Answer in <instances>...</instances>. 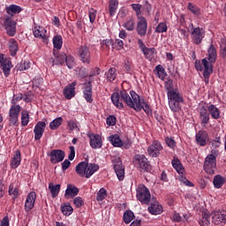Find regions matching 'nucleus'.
Listing matches in <instances>:
<instances>
[{
    "label": "nucleus",
    "instance_id": "ddd939ff",
    "mask_svg": "<svg viewBox=\"0 0 226 226\" xmlns=\"http://www.w3.org/2000/svg\"><path fill=\"white\" fill-rule=\"evenodd\" d=\"M212 222L215 225L220 223H226V212L225 211H214L211 213Z\"/></svg>",
    "mask_w": 226,
    "mask_h": 226
},
{
    "label": "nucleus",
    "instance_id": "0eeeda50",
    "mask_svg": "<svg viewBox=\"0 0 226 226\" xmlns=\"http://www.w3.org/2000/svg\"><path fill=\"white\" fill-rule=\"evenodd\" d=\"M114 170L118 177L119 181H123L124 179V167H123V162L119 157H114L112 160Z\"/></svg>",
    "mask_w": 226,
    "mask_h": 226
},
{
    "label": "nucleus",
    "instance_id": "9b49d317",
    "mask_svg": "<svg viewBox=\"0 0 226 226\" xmlns=\"http://www.w3.org/2000/svg\"><path fill=\"white\" fill-rule=\"evenodd\" d=\"M48 156L50 157V162L53 164H56V163H61V162H63V160H64L65 154H64V151H63L61 149H55V150H52L48 154Z\"/></svg>",
    "mask_w": 226,
    "mask_h": 226
},
{
    "label": "nucleus",
    "instance_id": "052dcab7",
    "mask_svg": "<svg viewBox=\"0 0 226 226\" xmlns=\"http://www.w3.org/2000/svg\"><path fill=\"white\" fill-rule=\"evenodd\" d=\"M88 17L91 24H94V22L96 20V10L90 9L88 11Z\"/></svg>",
    "mask_w": 226,
    "mask_h": 226
},
{
    "label": "nucleus",
    "instance_id": "412c9836",
    "mask_svg": "<svg viewBox=\"0 0 226 226\" xmlns=\"http://www.w3.org/2000/svg\"><path fill=\"white\" fill-rule=\"evenodd\" d=\"M34 202H36V192H31L27 194L26 200L25 202V209L26 212L31 211L34 207Z\"/></svg>",
    "mask_w": 226,
    "mask_h": 226
},
{
    "label": "nucleus",
    "instance_id": "bb28decb",
    "mask_svg": "<svg viewBox=\"0 0 226 226\" xmlns=\"http://www.w3.org/2000/svg\"><path fill=\"white\" fill-rule=\"evenodd\" d=\"M169 102H185L179 91L174 90L167 93Z\"/></svg>",
    "mask_w": 226,
    "mask_h": 226
},
{
    "label": "nucleus",
    "instance_id": "69168bd1",
    "mask_svg": "<svg viewBox=\"0 0 226 226\" xmlns=\"http://www.w3.org/2000/svg\"><path fill=\"white\" fill-rule=\"evenodd\" d=\"M31 64L29 62L24 61L19 65V70H20V72H24L26 70H29Z\"/></svg>",
    "mask_w": 226,
    "mask_h": 226
},
{
    "label": "nucleus",
    "instance_id": "2f4dec72",
    "mask_svg": "<svg viewBox=\"0 0 226 226\" xmlns=\"http://www.w3.org/2000/svg\"><path fill=\"white\" fill-rule=\"evenodd\" d=\"M9 50L12 57L17 56V52H19V43L15 41V39H11L9 41Z\"/></svg>",
    "mask_w": 226,
    "mask_h": 226
},
{
    "label": "nucleus",
    "instance_id": "5fc2aeb1",
    "mask_svg": "<svg viewBox=\"0 0 226 226\" xmlns=\"http://www.w3.org/2000/svg\"><path fill=\"white\" fill-rule=\"evenodd\" d=\"M167 23L165 22H161L158 24V26L155 27V33H167Z\"/></svg>",
    "mask_w": 226,
    "mask_h": 226
},
{
    "label": "nucleus",
    "instance_id": "e433bc0d",
    "mask_svg": "<svg viewBox=\"0 0 226 226\" xmlns=\"http://www.w3.org/2000/svg\"><path fill=\"white\" fill-rule=\"evenodd\" d=\"M53 45H54V49H56V50H61L63 47V36L55 35L53 37Z\"/></svg>",
    "mask_w": 226,
    "mask_h": 226
},
{
    "label": "nucleus",
    "instance_id": "c03bdc74",
    "mask_svg": "<svg viewBox=\"0 0 226 226\" xmlns=\"http://www.w3.org/2000/svg\"><path fill=\"white\" fill-rule=\"evenodd\" d=\"M109 139L112 146L115 147H121V146H123V141L117 134L110 136Z\"/></svg>",
    "mask_w": 226,
    "mask_h": 226
},
{
    "label": "nucleus",
    "instance_id": "37998d69",
    "mask_svg": "<svg viewBox=\"0 0 226 226\" xmlns=\"http://www.w3.org/2000/svg\"><path fill=\"white\" fill-rule=\"evenodd\" d=\"M155 71L157 72V77L163 80L165 77H167V72H165V68L162 64H158L155 67Z\"/></svg>",
    "mask_w": 226,
    "mask_h": 226
},
{
    "label": "nucleus",
    "instance_id": "f8f14e48",
    "mask_svg": "<svg viewBox=\"0 0 226 226\" xmlns=\"http://www.w3.org/2000/svg\"><path fill=\"white\" fill-rule=\"evenodd\" d=\"M6 33L9 36H13L17 34V22L11 18H6L4 22Z\"/></svg>",
    "mask_w": 226,
    "mask_h": 226
},
{
    "label": "nucleus",
    "instance_id": "f704fd0d",
    "mask_svg": "<svg viewBox=\"0 0 226 226\" xmlns=\"http://www.w3.org/2000/svg\"><path fill=\"white\" fill-rule=\"evenodd\" d=\"M49 189L50 191L52 198L56 199V197H57V195H59V192L61 190V185L49 184Z\"/></svg>",
    "mask_w": 226,
    "mask_h": 226
},
{
    "label": "nucleus",
    "instance_id": "a19ab883",
    "mask_svg": "<svg viewBox=\"0 0 226 226\" xmlns=\"http://www.w3.org/2000/svg\"><path fill=\"white\" fill-rule=\"evenodd\" d=\"M124 27L127 31H133V29H135V19L128 18L126 21L124 23Z\"/></svg>",
    "mask_w": 226,
    "mask_h": 226
},
{
    "label": "nucleus",
    "instance_id": "e2e57ef3",
    "mask_svg": "<svg viewBox=\"0 0 226 226\" xmlns=\"http://www.w3.org/2000/svg\"><path fill=\"white\" fill-rule=\"evenodd\" d=\"M164 87H165V89L168 91V93H169L170 91H175V90H174V82L172 81V79H168V80L165 82Z\"/></svg>",
    "mask_w": 226,
    "mask_h": 226
},
{
    "label": "nucleus",
    "instance_id": "13d9d810",
    "mask_svg": "<svg viewBox=\"0 0 226 226\" xmlns=\"http://www.w3.org/2000/svg\"><path fill=\"white\" fill-rule=\"evenodd\" d=\"M132 8L135 11L138 19L142 17L140 16L141 14L140 10L142 9V5L140 4H132Z\"/></svg>",
    "mask_w": 226,
    "mask_h": 226
},
{
    "label": "nucleus",
    "instance_id": "20e7f679",
    "mask_svg": "<svg viewBox=\"0 0 226 226\" xmlns=\"http://www.w3.org/2000/svg\"><path fill=\"white\" fill-rule=\"evenodd\" d=\"M218 57V54L216 53V48L215 45L211 44L207 49V57L202 59V64L203 67L210 66V68H213V64L216 63V58Z\"/></svg>",
    "mask_w": 226,
    "mask_h": 226
},
{
    "label": "nucleus",
    "instance_id": "774afa93",
    "mask_svg": "<svg viewBox=\"0 0 226 226\" xmlns=\"http://www.w3.org/2000/svg\"><path fill=\"white\" fill-rule=\"evenodd\" d=\"M221 53L222 57H226V41H222L221 44Z\"/></svg>",
    "mask_w": 226,
    "mask_h": 226
},
{
    "label": "nucleus",
    "instance_id": "5701e85b",
    "mask_svg": "<svg viewBox=\"0 0 226 226\" xmlns=\"http://www.w3.org/2000/svg\"><path fill=\"white\" fill-rule=\"evenodd\" d=\"M209 139L207 135V132L206 131H199L196 133V142L198 146L204 147L207 144V139Z\"/></svg>",
    "mask_w": 226,
    "mask_h": 226
},
{
    "label": "nucleus",
    "instance_id": "0e129e2a",
    "mask_svg": "<svg viewBox=\"0 0 226 226\" xmlns=\"http://www.w3.org/2000/svg\"><path fill=\"white\" fill-rule=\"evenodd\" d=\"M73 204L76 207H82L84 206V200L81 197H76L73 200Z\"/></svg>",
    "mask_w": 226,
    "mask_h": 226
},
{
    "label": "nucleus",
    "instance_id": "1a4fd4ad",
    "mask_svg": "<svg viewBox=\"0 0 226 226\" xmlns=\"http://www.w3.org/2000/svg\"><path fill=\"white\" fill-rule=\"evenodd\" d=\"M191 36L193 43L200 45V43H202V40H204V37L206 36V31L204 28L195 27L191 32Z\"/></svg>",
    "mask_w": 226,
    "mask_h": 226
},
{
    "label": "nucleus",
    "instance_id": "de8ad7c7",
    "mask_svg": "<svg viewBox=\"0 0 226 226\" xmlns=\"http://www.w3.org/2000/svg\"><path fill=\"white\" fill-rule=\"evenodd\" d=\"M29 124V112L23 110L21 112V126H27Z\"/></svg>",
    "mask_w": 226,
    "mask_h": 226
},
{
    "label": "nucleus",
    "instance_id": "7c9ffc66",
    "mask_svg": "<svg viewBox=\"0 0 226 226\" xmlns=\"http://www.w3.org/2000/svg\"><path fill=\"white\" fill-rule=\"evenodd\" d=\"M87 169V162H81L76 166V173L81 177H86Z\"/></svg>",
    "mask_w": 226,
    "mask_h": 226
},
{
    "label": "nucleus",
    "instance_id": "338daca9",
    "mask_svg": "<svg viewBox=\"0 0 226 226\" xmlns=\"http://www.w3.org/2000/svg\"><path fill=\"white\" fill-rule=\"evenodd\" d=\"M106 123L108 124V126H114V124H116V117L114 116H109L107 117Z\"/></svg>",
    "mask_w": 226,
    "mask_h": 226
},
{
    "label": "nucleus",
    "instance_id": "2eb2a0df",
    "mask_svg": "<svg viewBox=\"0 0 226 226\" xmlns=\"http://www.w3.org/2000/svg\"><path fill=\"white\" fill-rule=\"evenodd\" d=\"M0 64L4 77H8L10 75V72H11V61L8 58H4V55L0 54Z\"/></svg>",
    "mask_w": 226,
    "mask_h": 226
},
{
    "label": "nucleus",
    "instance_id": "7ed1b4c3",
    "mask_svg": "<svg viewBox=\"0 0 226 226\" xmlns=\"http://www.w3.org/2000/svg\"><path fill=\"white\" fill-rule=\"evenodd\" d=\"M203 169L207 174L213 176L216 170V155L208 154L205 159Z\"/></svg>",
    "mask_w": 226,
    "mask_h": 226
},
{
    "label": "nucleus",
    "instance_id": "c9c22d12",
    "mask_svg": "<svg viewBox=\"0 0 226 226\" xmlns=\"http://www.w3.org/2000/svg\"><path fill=\"white\" fill-rule=\"evenodd\" d=\"M213 183L215 188H222V185H225V177H222V175L215 176Z\"/></svg>",
    "mask_w": 226,
    "mask_h": 226
},
{
    "label": "nucleus",
    "instance_id": "72a5a7b5",
    "mask_svg": "<svg viewBox=\"0 0 226 226\" xmlns=\"http://www.w3.org/2000/svg\"><path fill=\"white\" fill-rule=\"evenodd\" d=\"M203 71V77L206 84H209V77H211V74L213 73V67L207 66V64H205V67Z\"/></svg>",
    "mask_w": 226,
    "mask_h": 226
},
{
    "label": "nucleus",
    "instance_id": "6e6552de",
    "mask_svg": "<svg viewBox=\"0 0 226 226\" xmlns=\"http://www.w3.org/2000/svg\"><path fill=\"white\" fill-rule=\"evenodd\" d=\"M161 151H163V146L158 140H154L147 148V154L152 158H158Z\"/></svg>",
    "mask_w": 226,
    "mask_h": 226
},
{
    "label": "nucleus",
    "instance_id": "a18cd8bd",
    "mask_svg": "<svg viewBox=\"0 0 226 226\" xmlns=\"http://www.w3.org/2000/svg\"><path fill=\"white\" fill-rule=\"evenodd\" d=\"M6 11L9 15L11 13H14V14L20 13V11H22V7L19 5L11 4L6 7Z\"/></svg>",
    "mask_w": 226,
    "mask_h": 226
},
{
    "label": "nucleus",
    "instance_id": "8fccbe9b",
    "mask_svg": "<svg viewBox=\"0 0 226 226\" xmlns=\"http://www.w3.org/2000/svg\"><path fill=\"white\" fill-rule=\"evenodd\" d=\"M105 199H107V190L101 188L97 192L96 200L102 202V200H105Z\"/></svg>",
    "mask_w": 226,
    "mask_h": 226
},
{
    "label": "nucleus",
    "instance_id": "cd10ccee",
    "mask_svg": "<svg viewBox=\"0 0 226 226\" xmlns=\"http://www.w3.org/2000/svg\"><path fill=\"white\" fill-rule=\"evenodd\" d=\"M146 59L147 61H154V57L156 56V49L154 48H146L142 50Z\"/></svg>",
    "mask_w": 226,
    "mask_h": 226
},
{
    "label": "nucleus",
    "instance_id": "a878e982",
    "mask_svg": "<svg viewBox=\"0 0 226 226\" xmlns=\"http://www.w3.org/2000/svg\"><path fill=\"white\" fill-rule=\"evenodd\" d=\"M99 170L100 166L98 164L87 162V171L85 177H87V179H89V177H91V176H93L94 172H98Z\"/></svg>",
    "mask_w": 226,
    "mask_h": 226
},
{
    "label": "nucleus",
    "instance_id": "bf43d9fd",
    "mask_svg": "<svg viewBox=\"0 0 226 226\" xmlns=\"http://www.w3.org/2000/svg\"><path fill=\"white\" fill-rule=\"evenodd\" d=\"M101 45L102 49H110V45H114V41L112 39H105L101 41Z\"/></svg>",
    "mask_w": 226,
    "mask_h": 226
},
{
    "label": "nucleus",
    "instance_id": "09e8293b",
    "mask_svg": "<svg viewBox=\"0 0 226 226\" xmlns=\"http://www.w3.org/2000/svg\"><path fill=\"white\" fill-rule=\"evenodd\" d=\"M124 223H130L132 220L135 218V215L132 212V210H126L124 214Z\"/></svg>",
    "mask_w": 226,
    "mask_h": 226
},
{
    "label": "nucleus",
    "instance_id": "f3484780",
    "mask_svg": "<svg viewBox=\"0 0 226 226\" xmlns=\"http://www.w3.org/2000/svg\"><path fill=\"white\" fill-rule=\"evenodd\" d=\"M47 126V124L43 121H39L34 129V139L36 140H40L43 137V133L45 132V127Z\"/></svg>",
    "mask_w": 226,
    "mask_h": 226
},
{
    "label": "nucleus",
    "instance_id": "603ef678",
    "mask_svg": "<svg viewBox=\"0 0 226 226\" xmlns=\"http://www.w3.org/2000/svg\"><path fill=\"white\" fill-rule=\"evenodd\" d=\"M61 211L64 216H70L73 213V207L70 205L61 206Z\"/></svg>",
    "mask_w": 226,
    "mask_h": 226
},
{
    "label": "nucleus",
    "instance_id": "79ce46f5",
    "mask_svg": "<svg viewBox=\"0 0 226 226\" xmlns=\"http://www.w3.org/2000/svg\"><path fill=\"white\" fill-rule=\"evenodd\" d=\"M61 124H63V117H58L49 123V128L50 130H57Z\"/></svg>",
    "mask_w": 226,
    "mask_h": 226
},
{
    "label": "nucleus",
    "instance_id": "473e14b6",
    "mask_svg": "<svg viewBox=\"0 0 226 226\" xmlns=\"http://www.w3.org/2000/svg\"><path fill=\"white\" fill-rule=\"evenodd\" d=\"M118 6H119V1L109 0V11L110 17H114V15H116V11H117Z\"/></svg>",
    "mask_w": 226,
    "mask_h": 226
},
{
    "label": "nucleus",
    "instance_id": "f03ea898",
    "mask_svg": "<svg viewBox=\"0 0 226 226\" xmlns=\"http://www.w3.org/2000/svg\"><path fill=\"white\" fill-rule=\"evenodd\" d=\"M136 197L141 204L149 205L151 202V192L144 184L139 185L136 188Z\"/></svg>",
    "mask_w": 226,
    "mask_h": 226
},
{
    "label": "nucleus",
    "instance_id": "c756f323",
    "mask_svg": "<svg viewBox=\"0 0 226 226\" xmlns=\"http://www.w3.org/2000/svg\"><path fill=\"white\" fill-rule=\"evenodd\" d=\"M207 110H208V114L212 119H220V109L216 106L210 104L207 107Z\"/></svg>",
    "mask_w": 226,
    "mask_h": 226
},
{
    "label": "nucleus",
    "instance_id": "423d86ee",
    "mask_svg": "<svg viewBox=\"0 0 226 226\" xmlns=\"http://www.w3.org/2000/svg\"><path fill=\"white\" fill-rule=\"evenodd\" d=\"M133 162L137 167H139L141 170H151V165H149V161L144 154H135Z\"/></svg>",
    "mask_w": 226,
    "mask_h": 226
},
{
    "label": "nucleus",
    "instance_id": "6ab92c4d",
    "mask_svg": "<svg viewBox=\"0 0 226 226\" xmlns=\"http://www.w3.org/2000/svg\"><path fill=\"white\" fill-rule=\"evenodd\" d=\"M34 36L35 38H41L43 43H49V34H47V30L42 26H38L34 29Z\"/></svg>",
    "mask_w": 226,
    "mask_h": 226
},
{
    "label": "nucleus",
    "instance_id": "b1692460",
    "mask_svg": "<svg viewBox=\"0 0 226 226\" xmlns=\"http://www.w3.org/2000/svg\"><path fill=\"white\" fill-rule=\"evenodd\" d=\"M148 212L151 215H162V213H163V207L157 200H154L150 203V206L148 207Z\"/></svg>",
    "mask_w": 226,
    "mask_h": 226
},
{
    "label": "nucleus",
    "instance_id": "864d4df0",
    "mask_svg": "<svg viewBox=\"0 0 226 226\" xmlns=\"http://www.w3.org/2000/svg\"><path fill=\"white\" fill-rule=\"evenodd\" d=\"M9 195H11L12 199H17V197H19V189L15 187L13 184L9 185Z\"/></svg>",
    "mask_w": 226,
    "mask_h": 226
},
{
    "label": "nucleus",
    "instance_id": "49530a36",
    "mask_svg": "<svg viewBox=\"0 0 226 226\" xmlns=\"http://www.w3.org/2000/svg\"><path fill=\"white\" fill-rule=\"evenodd\" d=\"M66 56L65 53H60L56 56V59L53 61L54 64H64V61H66Z\"/></svg>",
    "mask_w": 226,
    "mask_h": 226
},
{
    "label": "nucleus",
    "instance_id": "dca6fc26",
    "mask_svg": "<svg viewBox=\"0 0 226 226\" xmlns=\"http://www.w3.org/2000/svg\"><path fill=\"white\" fill-rule=\"evenodd\" d=\"M200 121L202 126H206L209 123V112H207V108L205 105H201L199 108Z\"/></svg>",
    "mask_w": 226,
    "mask_h": 226
},
{
    "label": "nucleus",
    "instance_id": "393cba45",
    "mask_svg": "<svg viewBox=\"0 0 226 226\" xmlns=\"http://www.w3.org/2000/svg\"><path fill=\"white\" fill-rule=\"evenodd\" d=\"M79 195V188L75 187L73 185H68L65 190L64 197L65 199H73V197H77Z\"/></svg>",
    "mask_w": 226,
    "mask_h": 226
},
{
    "label": "nucleus",
    "instance_id": "4468645a",
    "mask_svg": "<svg viewBox=\"0 0 226 226\" xmlns=\"http://www.w3.org/2000/svg\"><path fill=\"white\" fill-rule=\"evenodd\" d=\"M136 31L139 36H146L147 33V20L146 18H138Z\"/></svg>",
    "mask_w": 226,
    "mask_h": 226
},
{
    "label": "nucleus",
    "instance_id": "9d476101",
    "mask_svg": "<svg viewBox=\"0 0 226 226\" xmlns=\"http://www.w3.org/2000/svg\"><path fill=\"white\" fill-rule=\"evenodd\" d=\"M79 59L84 64H89L91 63V51L87 46H80L79 49Z\"/></svg>",
    "mask_w": 226,
    "mask_h": 226
},
{
    "label": "nucleus",
    "instance_id": "58836bf2",
    "mask_svg": "<svg viewBox=\"0 0 226 226\" xmlns=\"http://www.w3.org/2000/svg\"><path fill=\"white\" fill-rule=\"evenodd\" d=\"M181 103H183V102L169 101L170 110L172 112H179L181 110Z\"/></svg>",
    "mask_w": 226,
    "mask_h": 226
},
{
    "label": "nucleus",
    "instance_id": "680f3d73",
    "mask_svg": "<svg viewBox=\"0 0 226 226\" xmlns=\"http://www.w3.org/2000/svg\"><path fill=\"white\" fill-rule=\"evenodd\" d=\"M178 179L181 183H183L184 185H185V186H193L192 183L190 182V180H188L185 176H183L182 174H180L178 176Z\"/></svg>",
    "mask_w": 226,
    "mask_h": 226
},
{
    "label": "nucleus",
    "instance_id": "4d7b16f0",
    "mask_svg": "<svg viewBox=\"0 0 226 226\" xmlns=\"http://www.w3.org/2000/svg\"><path fill=\"white\" fill-rule=\"evenodd\" d=\"M107 79L109 82H114L116 80V69L110 68L107 73Z\"/></svg>",
    "mask_w": 226,
    "mask_h": 226
},
{
    "label": "nucleus",
    "instance_id": "6e6d98bb",
    "mask_svg": "<svg viewBox=\"0 0 226 226\" xmlns=\"http://www.w3.org/2000/svg\"><path fill=\"white\" fill-rule=\"evenodd\" d=\"M187 8L189 11L193 13V15H200V9L196 5H193V4L189 3Z\"/></svg>",
    "mask_w": 226,
    "mask_h": 226
},
{
    "label": "nucleus",
    "instance_id": "aec40b11",
    "mask_svg": "<svg viewBox=\"0 0 226 226\" xmlns=\"http://www.w3.org/2000/svg\"><path fill=\"white\" fill-rule=\"evenodd\" d=\"M83 94L86 102L93 103V85L91 81L85 84V87H83Z\"/></svg>",
    "mask_w": 226,
    "mask_h": 226
},
{
    "label": "nucleus",
    "instance_id": "c85d7f7f",
    "mask_svg": "<svg viewBox=\"0 0 226 226\" xmlns=\"http://www.w3.org/2000/svg\"><path fill=\"white\" fill-rule=\"evenodd\" d=\"M20 162H22V157L20 155V150H16L13 157L11 160V168L17 169L19 165H20Z\"/></svg>",
    "mask_w": 226,
    "mask_h": 226
},
{
    "label": "nucleus",
    "instance_id": "ea45409f",
    "mask_svg": "<svg viewBox=\"0 0 226 226\" xmlns=\"http://www.w3.org/2000/svg\"><path fill=\"white\" fill-rule=\"evenodd\" d=\"M209 214L206 212H202L201 219L200 220L199 223L200 226H209L211 225V222H209Z\"/></svg>",
    "mask_w": 226,
    "mask_h": 226
},
{
    "label": "nucleus",
    "instance_id": "4be33fe9",
    "mask_svg": "<svg viewBox=\"0 0 226 226\" xmlns=\"http://www.w3.org/2000/svg\"><path fill=\"white\" fill-rule=\"evenodd\" d=\"M75 86L77 81H73L64 88V96L66 100H72L75 96Z\"/></svg>",
    "mask_w": 226,
    "mask_h": 226
},
{
    "label": "nucleus",
    "instance_id": "4c0bfd02",
    "mask_svg": "<svg viewBox=\"0 0 226 226\" xmlns=\"http://www.w3.org/2000/svg\"><path fill=\"white\" fill-rule=\"evenodd\" d=\"M172 166L178 174H183L185 172V168L178 159H174L172 161Z\"/></svg>",
    "mask_w": 226,
    "mask_h": 226
},
{
    "label": "nucleus",
    "instance_id": "3c124183",
    "mask_svg": "<svg viewBox=\"0 0 226 226\" xmlns=\"http://www.w3.org/2000/svg\"><path fill=\"white\" fill-rule=\"evenodd\" d=\"M64 63L69 70H72V68H75V58H73V56H72L71 55L66 56Z\"/></svg>",
    "mask_w": 226,
    "mask_h": 226
},
{
    "label": "nucleus",
    "instance_id": "f257e3e1",
    "mask_svg": "<svg viewBox=\"0 0 226 226\" xmlns=\"http://www.w3.org/2000/svg\"><path fill=\"white\" fill-rule=\"evenodd\" d=\"M111 102L117 107V109H124L125 103L127 107L133 109L136 112H140L144 110L147 116L153 114V109L149 107V104L146 102V100L141 99L140 95L136 94L135 91H130V94L126 90H122L120 92H116L111 94Z\"/></svg>",
    "mask_w": 226,
    "mask_h": 226
},
{
    "label": "nucleus",
    "instance_id": "a211bd4d",
    "mask_svg": "<svg viewBox=\"0 0 226 226\" xmlns=\"http://www.w3.org/2000/svg\"><path fill=\"white\" fill-rule=\"evenodd\" d=\"M88 137L90 139V146L91 147H93V149H100V147H102V146L103 145L102 136H100L99 134L90 133L88 134Z\"/></svg>",
    "mask_w": 226,
    "mask_h": 226
},
{
    "label": "nucleus",
    "instance_id": "39448f33",
    "mask_svg": "<svg viewBox=\"0 0 226 226\" xmlns=\"http://www.w3.org/2000/svg\"><path fill=\"white\" fill-rule=\"evenodd\" d=\"M22 107L19 104H12L9 109V122L13 126H19V116H20Z\"/></svg>",
    "mask_w": 226,
    "mask_h": 226
}]
</instances>
